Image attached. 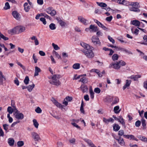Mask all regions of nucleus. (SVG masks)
<instances>
[{
	"label": "nucleus",
	"mask_w": 147,
	"mask_h": 147,
	"mask_svg": "<svg viewBox=\"0 0 147 147\" xmlns=\"http://www.w3.org/2000/svg\"><path fill=\"white\" fill-rule=\"evenodd\" d=\"M92 47H91L87 49H84L82 52L88 58H92L94 56V54L92 51Z\"/></svg>",
	"instance_id": "1"
},
{
	"label": "nucleus",
	"mask_w": 147,
	"mask_h": 147,
	"mask_svg": "<svg viewBox=\"0 0 147 147\" xmlns=\"http://www.w3.org/2000/svg\"><path fill=\"white\" fill-rule=\"evenodd\" d=\"M57 76L56 75H53L51 78L52 80H50L49 81V82L52 84L58 86L61 85V83L60 82L59 80L56 79Z\"/></svg>",
	"instance_id": "2"
},
{
	"label": "nucleus",
	"mask_w": 147,
	"mask_h": 147,
	"mask_svg": "<svg viewBox=\"0 0 147 147\" xmlns=\"http://www.w3.org/2000/svg\"><path fill=\"white\" fill-rule=\"evenodd\" d=\"M91 40L94 45H100V42L98 37L95 36H93Z\"/></svg>",
	"instance_id": "3"
},
{
	"label": "nucleus",
	"mask_w": 147,
	"mask_h": 147,
	"mask_svg": "<svg viewBox=\"0 0 147 147\" xmlns=\"http://www.w3.org/2000/svg\"><path fill=\"white\" fill-rule=\"evenodd\" d=\"M14 108H15V109L16 111L15 113L16 115L15 116L16 118L18 120L22 119L24 118L23 114L22 113L18 112L15 107H14Z\"/></svg>",
	"instance_id": "4"
},
{
	"label": "nucleus",
	"mask_w": 147,
	"mask_h": 147,
	"mask_svg": "<svg viewBox=\"0 0 147 147\" xmlns=\"http://www.w3.org/2000/svg\"><path fill=\"white\" fill-rule=\"evenodd\" d=\"M78 20L81 23L85 25H87L88 24V21L84 18L83 16H79L78 17Z\"/></svg>",
	"instance_id": "5"
},
{
	"label": "nucleus",
	"mask_w": 147,
	"mask_h": 147,
	"mask_svg": "<svg viewBox=\"0 0 147 147\" xmlns=\"http://www.w3.org/2000/svg\"><path fill=\"white\" fill-rule=\"evenodd\" d=\"M32 138L35 141H38L40 140V138L38 134L36 132H33L31 133Z\"/></svg>",
	"instance_id": "6"
},
{
	"label": "nucleus",
	"mask_w": 147,
	"mask_h": 147,
	"mask_svg": "<svg viewBox=\"0 0 147 147\" xmlns=\"http://www.w3.org/2000/svg\"><path fill=\"white\" fill-rule=\"evenodd\" d=\"M46 11L48 14H50L51 16H54L56 14V11L55 10L52 9V8L49 7L47 9Z\"/></svg>",
	"instance_id": "7"
},
{
	"label": "nucleus",
	"mask_w": 147,
	"mask_h": 147,
	"mask_svg": "<svg viewBox=\"0 0 147 147\" xmlns=\"http://www.w3.org/2000/svg\"><path fill=\"white\" fill-rule=\"evenodd\" d=\"M94 22L97 24L99 27L101 28L103 30L106 31H107L108 30L107 28L105 27L98 20H94Z\"/></svg>",
	"instance_id": "8"
},
{
	"label": "nucleus",
	"mask_w": 147,
	"mask_h": 147,
	"mask_svg": "<svg viewBox=\"0 0 147 147\" xmlns=\"http://www.w3.org/2000/svg\"><path fill=\"white\" fill-rule=\"evenodd\" d=\"M56 19L57 21V22L61 27H64L66 25V23L63 21L60 18L57 17Z\"/></svg>",
	"instance_id": "9"
},
{
	"label": "nucleus",
	"mask_w": 147,
	"mask_h": 147,
	"mask_svg": "<svg viewBox=\"0 0 147 147\" xmlns=\"http://www.w3.org/2000/svg\"><path fill=\"white\" fill-rule=\"evenodd\" d=\"M13 17L17 20H19L20 18V15L17 11H14L12 13Z\"/></svg>",
	"instance_id": "10"
},
{
	"label": "nucleus",
	"mask_w": 147,
	"mask_h": 147,
	"mask_svg": "<svg viewBox=\"0 0 147 147\" xmlns=\"http://www.w3.org/2000/svg\"><path fill=\"white\" fill-rule=\"evenodd\" d=\"M51 100L57 107H59V108H63V107H64V106L62 105L61 104L59 103L54 98H52L51 99Z\"/></svg>",
	"instance_id": "11"
},
{
	"label": "nucleus",
	"mask_w": 147,
	"mask_h": 147,
	"mask_svg": "<svg viewBox=\"0 0 147 147\" xmlns=\"http://www.w3.org/2000/svg\"><path fill=\"white\" fill-rule=\"evenodd\" d=\"M114 121V119L112 118H109L108 119H107L104 117L103 118V121L107 124H108L110 122L113 123Z\"/></svg>",
	"instance_id": "12"
},
{
	"label": "nucleus",
	"mask_w": 147,
	"mask_h": 147,
	"mask_svg": "<svg viewBox=\"0 0 147 147\" xmlns=\"http://www.w3.org/2000/svg\"><path fill=\"white\" fill-rule=\"evenodd\" d=\"M90 32H95L98 31V28L97 26H95L94 25H91L90 26Z\"/></svg>",
	"instance_id": "13"
},
{
	"label": "nucleus",
	"mask_w": 147,
	"mask_h": 147,
	"mask_svg": "<svg viewBox=\"0 0 147 147\" xmlns=\"http://www.w3.org/2000/svg\"><path fill=\"white\" fill-rule=\"evenodd\" d=\"M140 7H129V10L130 11H134L137 12H139L140 11V9H139Z\"/></svg>",
	"instance_id": "14"
},
{
	"label": "nucleus",
	"mask_w": 147,
	"mask_h": 147,
	"mask_svg": "<svg viewBox=\"0 0 147 147\" xmlns=\"http://www.w3.org/2000/svg\"><path fill=\"white\" fill-rule=\"evenodd\" d=\"M141 77V76L140 75H132L130 76L129 78L131 79H133L135 81H137L139 78Z\"/></svg>",
	"instance_id": "15"
},
{
	"label": "nucleus",
	"mask_w": 147,
	"mask_h": 147,
	"mask_svg": "<svg viewBox=\"0 0 147 147\" xmlns=\"http://www.w3.org/2000/svg\"><path fill=\"white\" fill-rule=\"evenodd\" d=\"M131 82V81L127 80L126 81V83L123 87V89L124 90L126 88L129 87Z\"/></svg>",
	"instance_id": "16"
},
{
	"label": "nucleus",
	"mask_w": 147,
	"mask_h": 147,
	"mask_svg": "<svg viewBox=\"0 0 147 147\" xmlns=\"http://www.w3.org/2000/svg\"><path fill=\"white\" fill-rule=\"evenodd\" d=\"M84 140L91 147H94L95 146L94 144L92 143L91 140L86 139H84Z\"/></svg>",
	"instance_id": "17"
},
{
	"label": "nucleus",
	"mask_w": 147,
	"mask_h": 147,
	"mask_svg": "<svg viewBox=\"0 0 147 147\" xmlns=\"http://www.w3.org/2000/svg\"><path fill=\"white\" fill-rule=\"evenodd\" d=\"M41 71L40 69L37 66L35 67L34 76H36L38 75V73Z\"/></svg>",
	"instance_id": "18"
},
{
	"label": "nucleus",
	"mask_w": 147,
	"mask_h": 147,
	"mask_svg": "<svg viewBox=\"0 0 147 147\" xmlns=\"http://www.w3.org/2000/svg\"><path fill=\"white\" fill-rule=\"evenodd\" d=\"M132 24L135 26H139L140 25V22L136 20H133L131 21Z\"/></svg>",
	"instance_id": "19"
},
{
	"label": "nucleus",
	"mask_w": 147,
	"mask_h": 147,
	"mask_svg": "<svg viewBox=\"0 0 147 147\" xmlns=\"http://www.w3.org/2000/svg\"><path fill=\"white\" fill-rule=\"evenodd\" d=\"M80 88L83 93L86 92L88 91V88L86 85H82Z\"/></svg>",
	"instance_id": "20"
},
{
	"label": "nucleus",
	"mask_w": 147,
	"mask_h": 147,
	"mask_svg": "<svg viewBox=\"0 0 147 147\" xmlns=\"http://www.w3.org/2000/svg\"><path fill=\"white\" fill-rule=\"evenodd\" d=\"M138 137L142 141L146 142H147V138L145 136L139 135L138 136Z\"/></svg>",
	"instance_id": "21"
},
{
	"label": "nucleus",
	"mask_w": 147,
	"mask_h": 147,
	"mask_svg": "<svg viewBox=\"0 0 147 147\" xmlns=\"http://www.w3.org/2000/svg\"><path fill=\"white\" fill-rule=\"evenodd\" d=\"M16 28L19 30L18 31L19 33L23 32L25 30V27L22 26L19 27L18 26L16 27Z\"/></svg>",
	"instance_id": "22"
},
{
	"label": "nucleus",
	"mask_w": 147,
	"mask_h": 147,
	"mask_svg": "<svg viewBox=\"0 0 147 147\" xmlns=\"http://www.w3.org/2000/svg\"><path fill=\"white\" fill-rule=\"evenodd\" d=\"M111 66H113V68L115 69H118L120 67L118 62H116V63H112Z\"/></svg>",
	"instance_id": "23"
},
{
	"label": "nucleus",
	"mask_w": 147,
	"mask_h": 147,
	"mask_svg": "<svg viewBox=\"0 0 147 147\" xmlns=\"http://www.w3.org/2000/svg\"><path fill=\"white\" fill-rule=\"evenodd\" d=\"M119 119L118 121H119V122L123 126H124L125 127V123L124 121V119L123 117H122L121 116H119Z\"/></svg>",
	"instance_id": "24"
},
{
	"label": "nucleus",
	"mask_w": 147,
	"mask_h": 147,
	"mask_svg": "<svg viewBox=\"0 0 147 147\" xmlns=\"http://www.w3.org/2000/svg\"><path fill=\"white\" fill-rule=\"evenodd\" d=\"M120 111L121 110L119 109V107L118 106L115 107L114 108V111L115 113H119Z\"/></svg>",
	"instance_id": "25"
},
{
	"label": "nucleus",
	"mask_w": 147,
	"mask_h": 147,
	"mask_svg": "<svg viewBox=\"0 0 147 147\" xmlns=\"http://www.w3.org/2000/svg\"><path fill=\"white\" fill-rule=\"evenodd\" d=\"M120 128V127L117 124H115L113 125V130L115 131H118Z\"/></svg>",
	"instance_id": "26"
},
{
	"label": "nucleus",
	"mask_w": 147,
	"mask_h": 147,
	"mask_svg": "<svg viewBox=\"0 0 147 147\" xmlns=\"http://www.w3.org/2000/svg\"><path fill=\"white\" fill-rule=\"evenodd\" d=\"M81 45L84 48V49H89L91 47L88 45L84 43H81Z\"/></svg>",
	"instance_id": "27"
},
{
	"label": "nucleus",
	"mask_w": 147,
	"mask_h": 147,
	"mask_svg": "<svg viewBox=\"0 0 147 147\" xmlns=\"http://www.w3.org/2000/svg\"><path fill=\"white\" fill-rule=\"evenodd\" d=\"M97 4L99 6L102 7H106L107 5L106 4L103 2H96Z\"/></svg>",
	"instance_id": "28"
},
{
	"label": "nucleus",
	"mask_w": 147,
	"mask_h": 147,
	"mask_svg": "<svg viewBox=\"0 0 147 147\" xmlns=\"http://www.w3.org/2000/svg\"><path fill=\"white\" fill-rule=\"evenodd\" d=\"M117 140L118 141L119 143L121 145H123L124 144V142L123 138L120 137Z\"/></svg>",
	"instance_id": "29"
},
{
	"label": "nucleus",
	"mask_w": 147,
	"mask_h": 147,
	"mask_svg": "<svg viewBox=\"0 0 147 147\" xmlns=\"http://www.w3.org/2000/svg\"><path fill=\"white\" fill-rule=\"evenodd\" d=\"M11 105H12V104H11ZM12 107H13V109H12L11 107H9L8 108H7V111L9 112V114H12V113L13 112V111L14 110H15V108H14V107L15 106H12Z\"/></svg>",
	"instance_id": "30"
},
{
	"label": "nucleus",
	"mask_w": 147,
	"mask_h": 147,
	"mask_svg": "<svg viewBox=\"0 0 147 147\" xmlns=\"http://www.w3.org/2000/svg\"><path fill=\"white\" fill-rule=\"evenodd\" d=\"M14 142V140L13 139L9 138L8 140V143L10 146L13 145Z\"/></svg>",
	"instance_id": "31"
},
{
	"label": "nucleus",
	"mask_w": 147,
	"mask_h": 147,
	"mask_svg": "<svg viewBox=\"0 0 147 147\" xmlns=\"http://www.w3.org/2000/svg\"><path fill=\"white\" fill-rule=\"evenodd\" d=\"M17 29L16 27L13 28L12 29H11L9 30H8V32L9 34H13L14 33H16V30Z\"/></svg>",
	"instance_id": "32"
},
{
	"label": "nucleus",
	"mask_w": 147,
	"mask_h": 147,
	"mask_svg": "<svg viewBox=\"0 0 147 147\" xmlns=\"http://www.w3.org/2000/svg\"><path fill=\"white\" fill-rule=\"evenodd\" d=\"M49 27L52 30H55L56 28L55 25L53 23H51L49 25Z\"/></svg>",
	"instance_id": "33"
},
{
	"label": "nucleus",
	"mask_w": 147,
	"mask_h": 147,
	"mask_svg": "<svg viewBox=\"0 0 147 147\" xmlns=\"http://www.w3.org/2000/svg\"><path fill=\"white\" fill-rule=\"evenodd\" d=\"M34 86L35 85L33 84L31 85H30L28 86L27 88L29 92H30L32 90V89L34 88Z\"/></svg>",
	"instance_id": "34"
},
{
	"label": "nucleus",
	"mask_w": 147,
	"mask_h": 147,
	"mask_svg": "<svg viewBox=\"0 0 147 147\" xmlns=\"http://www.w3.org/2000/svg\"><path fill=\"white\" fill-rule=\"evenodd\" d=\"M33 125L35 128H38L39 125V124L37 122L36 119H34L33 120Z\"/></svg>",
	"instance_id": "35"
},
{
	"label": "nucleus",
	"mask_w": 147,
	"mask_h": 147,
	"mask_svg": "<svg viewBox=\"0 0 147 147\" xmlns=\"http://www.w3.org/2000/svg\"><path fill=\"white\" fill-rule=\"evenodd\" d=\"M80 67V64L79 63H76L73 65V68L75 69H79Z\"/></svg>",
	"instance_id": "36"
},
{
	"label": "nucleus",
	"mask_w": 147,
	"mask_h": 147,
	"mask_svg": "<svg viewBox=\"0 0 147 147\" xmlns=\"http://www.w3.org/2000/svg\"><path fill=\"white\" fill-rule=\"evenodd\" d=\"M129 5L132 6V7H140L139 4L137 2H131L129 4Z\"/></svg>",
	"instance_id": "37"
},
{
	"label": "nucleus",
	"mask_w": 147,
	"mask_h": 147,
	"mask_svg": "<svg viewBox=\"0 0 147 147\" xmlns=\"http://www.w3.org/2000/svg\"><path fill=\"white\" fill-rule=\"evenodd\" d=\"M84 103L83 101L82 100V101L81 104V107H80V111L81 112V113H84Z\"/></svg>",
	"instance_id": "38"
},
{
	"label": "nucleus",
	"mask_w": 147,
	"mask_h": 147,
	"mask_svg": "<svg viewBox=\"0 0 147 147\" xmlns=\"http://www.w3.org/2000/svg\"><path fill=\"white\" fill-rule=\"evenodd\" d=\"M118 56L117 54H114L112 56V59L113 61H115L118 60Z\"/></svg>",
	"instance_id": "39"
},
{
	"label": "nucleus",
	"mask_w": 147,
	"mask_h": 147,
	"mask_svg": "<svg viewBox=\"0 0 147 147\" xmlns=\"http://www.w3.org/2000/svg\"><path fill=\"white\" fill-rule=\"evenodd\" d=\"M143 39L145 41V42H141V44L147 45V43L146 42H147V36L145 35L143 37Z\"/></svg>",
	"instance_id": "40"
},
{
	"label": "nucleus",
	"mask_w": 147,
	"mask_h": 147,
	"mask_svg": "<svg viewBox=\"0 0 147 147\" xmlns=\"http://www.w3.org/2000/svg\"><path fill=\"white\" fill-rule=\"evenodd\" d=\"M80 81L84 83H86L88 82L87 79L86 78L83 77L80 79Z\"/></svg>",
	"instance_id": "41"
},
{
	"label": "nucleus",
	"mask_w": 147,
	"mask_h": 147,
	"mask_svg": "<svg viewBox=\"0 0 147 147\" xmlns=\"http://www.w3.org/2000/svg\"><path fill=\"white\" fill-rule=\"evenodd\" d=\"M29 81V78L28 76H27L25 77V79H24V82L26 85H27L28 84Z\"/></svg>",
	"instance_id": "42"
},
{
	"label": "nucleus",
	"mask_w": 147,
	"mask_h": 147,
	"mask_svg": "<svg viewBox=\"0 0 147 147\" xmlns=\"http://www.w3.org/2000/svg\"><path fill=\"white\" fill-rule=\"evenodd\" d=\"M24 144V142L22 141H19L17 143V145L18 147H21L23 146Z\"/></svg>",
	"instance_id": "43"
},
{
	"label": "nucleus",
	"mask_w": 147,
	"mask_h": 147,
	"mask_svg": "<svg viewBox=\"0 0 147 147\" xmlns=\"http://www.w3.org/2000/svg\"><path fill=\"white\" fill-rule=\"evenodd\" d=\"M53 53H54L56 56V57L58 59H61V56L59 55L56 51L54 50H53Z\"/></svg>",
	"instance_id": "44"
},
{
	"label": "nucleus",
	"mask_w": 147,
	"mask_h": 147,
	"mask_svg": "<svg viewBox=\"0 0 147 147\" xmlns=\"http://www.w3.org/2000/svg\"><path fill=\"white\" fill-rule=\"evenodd\" d=\"M69 141L70 144H74L76 142V139L74 138H72L69 139Z\"/></svg>",
	"instance_id": "45"
},
{
	"label": "nucleus",
	"mask_w": 147,
	"mask_h": 147,
	"mask_svg": "<svg viewBox=\"0 0 147 147\" xmlns=\"http://www.w3.org/2000/svg\"><path fill=\"white\" fill-rule=\"evenodd\" d=\"M52 46L53 47L54 49L56 50H58L60 49L59 47L57 45L55 44L54 43H53L52 44Z\"/></svg>",
	"instance_id": "46"
},
{
	"label": "nucleus",
	"mask_w": 147,
	"mask_h": 147,
	"mask_svg": "<svg viewBox=\"0 0 147 147\" xmlns=\"http://www.w3.org/2000/svg\"><path fill=\"white\" fill-rule=\"evenodd\" d=\"M3 126L4 129L6 131V132H7L8 131L7 130L8 129L9 125L8 124H3Z\"/></svg>",
	"instance_id": "47"
},
{
	"label": "nucleus",
	"mask_w": 147,
	"mask_h": 147,
	"mask_svg": "<svg viewBox=\"0 0 147 147\" xmlns=\"http://www.w3.org/2000/svg\"><path fill=\"white\" fill-rule=\"evenodd\" d=\"M142 126L144 128L146 129V120L144 119H142Z\"/></svg>",
	"instance_id": "48"
},
{
	"label": "nucleus",
	"mask_w": 147,
	"mask_h": 147,
	"mask_svg": "<svg viewBox=\"0 0 147 147\" xmlns=\"http://www.w3.org/2000/svg\"><path fill=\"white\" fill-rule=\"evenodd\" d=\"M10 6L9 5V3L7 2L5 3V7H4V9H10Z\"/></svg>",
	"instance_id": "49"
},
{
	"label": "nucleus",
	"mask_w": 147,
	"mask_h": 147,
	"mask_svg": "<svg viewBox=\"0 0 147 147\" xmlns=\"http://www.w3.org/2000/svg\"><path fill=\"white\" fill-rule=\"evenodd\" d=\"M124 134V132L123 130L121 129L118 131V135L120 136H123Z\"/></svg>",
	"instance_id": "50"
},
{
	"label": "nucleus",
	"mask_w": 147,
	"mask_h": 147,
	"mask_svg": "<svg viewBox=\"0 0 147 147\" xmlns=\"http://www.w3.org/2000/svg\"><path fill=\"white\" fill-rule=\"evenodd\" d=\"M119 49L121 51H125L126 53H131L130 51H128L124 48H119Z\"/></svg>",
	"instance_id": "51"
},
{
	"label": "nucleus",
	"mask_w": 147,
	"mask_h": 147,
	"mask_svg": "<svg viewBox=\"0 0 147 147\" xmlns=\"http://www.w3.org/2000/svg\"><path fill=\"white\" fill-rule=\"evenodd\" d=\"M40 20L45 25L46 24L47 22L45 18L43 17L41 18H40Z\"/></svg>",
	"instance_id": "52"
},
{
	"label": "nucleus",
	"mask_w": 147,
	"mask_h": 147,
	"mask_svg": "<svg viewBox=\"0 0 147 147\" xmlns=\"http://www.w3.org/2000/svg\"><path fill=\"white\" fill-rule=\"evenodd\" d=\"M90 93L91 98L92 99L94 97V93L92 89H90Z\"/></svg>",
	"instance_id": "53"
},
{
	"label": "nucleus",
	"mask_w": 147,
	"mask_h": 147,
	"mask_svg": "<svg viewBox=\"0 0 147 147\" xmlns=\"http://www.w3.org/2000/svg\"><path fill=\"white\" fill-rule=\"evenodd\" d=\"M35 111L38 113H40L42 112L41 109L39 107H38L35 110Z\"/></svg>",
	"instance_id": "54"
},
{
	"label": "nucleus",
	"mask_w": 147,
	"mask_h": 147,
	"mask_svg": "<svg viewBox=\"0 0 147 147\" xmlns=\"http://www.w3.org/2000/svg\"><path fill=\"white\" fill-rule=\"evenodd\" d=\"M94 91L96 93L99 94L101 90L99 88H96L94 89Z\"/></svg>",
	"instance_id": "55"
},
{
	"label": "nucleus",
	"mask_w": 147,
	"mask_h": 147,
	"mask_svg": "<svg viewBox=\"0 0 147 147\" xmlns=\"http://www.w3.org/2000/svg\"><path fill=\"white\" fill-rule=\"evenodd\" d=\"M119 101V99L118 98L116 97L115 98V99L113 100L112 102V104H114L117 103Z\"/></svg>",
	"instance_id": "56"
},
{
	"label": "nucleus",
	"mask_w": 147,
	"mask_h": 147,
	"mask_svg": "<svg viewBox=\"0 0 147 147\" xmlns=\"http://www.w3.org/2000/svg\"><path fill=\"white\" fill-rule=\"evenodd\" d=\"M118 63L120 66V65L122 66H124L125 65V63L124 61L122 60L119 61L118 62Z\"/></svg>",
	"instance_id": "57"
},
{
	"label": "nucleus",
	"mask_w": 147,
	"mask_h": 147,
	"mask_svg": "<svg viewBox=\"0 0 147 147\" xmlns=\"http://www.w3.org/2000/svg\"><path fill=\"white\" fill-rule=\"evenodd\" d=\"M17 63L18 64V65L20 66L21 67H22L23 69H24V70H25L26 69V68L25 67L23 66L20 62H17Z\"/></svg>",
	"instance_id": "58"
},
{
	"label": "nucleus",
	"mask_w": 147,
	"mask_h": 147,
	"mask_svg": "<svg viewBox=\"0 0 147 147\" xmlns=\"http://www.w3.org/2000/svg\"><path fill=\"white\" fill-rule=\"evenodd\" d=\"M0 37L2 39H3V40H8L9 39L8 37H5V36L3 34H2Z\"/></svg>",
	"instance_id": "59"
},
{
	"label": "nucleus",
	"mask_w": 147,
	"mask_h": 147,
	"mask_svg": "<svg viewBox=\"0 0 147 147\" xmlns=\"http://www.w3.org/2000/svg\"><path fill=\"white\" fill-rule=\"evenodd\" d=\"M108 38L109 40H110V41L112 42L113 44H114L115 43V40L111 37L110 36H108Z\"/></svg>",
	"instance_id": "60"
},
{
	"label": "nucleus",
	"mask_w": 147,
	"mask_h": 147,
	"mask_svg": "<svg viewBox=\"0 0 147 147\" xmlns=\"http://www.w3.org/2000/svg\"><path fill=\"white\" fill-rule=\"evenodd\" d=\"M113 18V17L112 16H110L109 17H107L106 18V20L108 22H111Z\"/></svg>",
	"instance_id": "61"
},
{
	"label": "nucleus",
	"mask_w": 147,
	"mask_h": 147,
	"mask_svg": "<svg viewBox=\"0 0 147 147\" xmlns=\"http://www.w3.org/2000/svg\"><path fill=\"white\" fill-rule=\"evenodd\" d=\"M14 82L17 86H18L19 84V81L18 78H16L14 80Z\"/></svg>",
	"instance_id": "62"
},
{
	"label": "nucleus",
	"mask_w": 147,
	"mask_h": 147,
	"mask_svg": "<svg viewBox=\"0 0 147 147\" xmlns=\"http://www.w3.org/2000/svg\"><path fill=\"white\" fill-rule=\"evenodd\" d=\"M117 2L119 4L124 5L125 3V1L124 0H118Z\"/></svg>",
	"instance_id": "63"
},
{
	"label": "nucleus",
	"mask_w": 147,
	"mask_h": 147,
	"mask_svg": "<svg viewBox=\"0 0 147 147\" xmlns=\"http://www.w3.org/2000/svg\"><path fill=\"white\" fill-rule=\"evenodd\" d=\"M141 124V122L140 121H137L135 123V125L137 127H139Z\"/></svg>",
	"instance_id": "64"
}]
</instances>
